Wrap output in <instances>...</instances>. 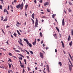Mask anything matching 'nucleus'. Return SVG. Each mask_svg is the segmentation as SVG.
<instances>
[{"mask_svg": "<svg viewBox=\"0 0 73 73\" xmlns=\"http://www.w3.org/2000/svg\"><path fill=\"white\" fill-rule=\"evenodd\" d=\"M36 42H33V45H36Z\"/></svg>", "mask_w": 73, "mask_h": 73, "instance_id": "cd10ccee", "label": "nucleus"}, {"mask_svg": "<svg viewBox=\"0 0 73 73\" xmlns=\"http://www.w3.org/2000/svg\"><path fill=\"white\" fill-rule=\"evenodd\" d=\"M44 6L48 5H49V3L48 2H46L45 3H44Z\"/></svg>", "mask_w": 73, "mask_h": 73, "instance_id": "6e6552de", "label": "nucleus"}, {"mask_svg": "<svg viewBox=\"0 0 73 73\" xmlns=\"http://www.w3.org/2000/svg\"><path fill=\"white\" fill-rule=\"evenodd\" d=\"M69 56H70V58H71V59L73 61V58H72V56H71V55L70 54H69Z\"/></svg>", "mask_w": 73, "mask_h": 73, "instance_id": "5701e85b", "label": "nucleus"}, {"mask_svg": "<svg viewBox=\"0 0 73 73\" xmlns=\"http://www.w3.org/2000/svg\"><path fill=\"white\" fill-rule=\"evenodd\" d=\"M27 69H28V70L29 71V70H30V68H29V67H28Z\"/></svg>", "mask_w": 73, "mask_h": 73, "instance_id": "8fccbe9b", "label": "nucleus"}, {"mask_svg": "<svg viewBox=\"0 0 73 73\" xmlns=\"http://www.w3.org/2000/svg\"><path fill=\"white\" fill-rule=\"evenodd\" d=\"M61 42L62 43V46L63 48H65V46H64V43L63 42V41H61Z\"/></svg>", "mask_w": 73, "mask_h": 73, "instance_id": "9d476101", "label": "nucleus"}, {"mask_svg": "<svg viewBox=\"0 0 73 73\" xmlns=\"http://www.w3.org/2000/svg\"><path fill=\"white\" fill-rule=\"evenodd\" d=\"M0 49H3V50H5V51L6 50L5 49H4V48H0Z\"/></svg>", "mask_w": 73, "mask_h": 73, "instance_id": "4d7b16f0", "label": "nucleus"}, {"mask_svg": "<svg viewBox=\"0 0 73 73\" xmlns=\"http://www.w3.org/2000/svg\"><path fill=\"white\" fill-rule=\"evenodd\" d=\"M53 36H54V37H55V38H57V34L56 33H55L53 35Z\"/></svg>", "mask_w": 73, "mask_h": 73, "instance_id": "f8f14e48", "label": "nucleus"}, {"mask_svg": "<svg viewBox=\"0 0 73 73\" xmlns=\"http://www.w3.org/2000/svg\"><path fill=\"white\" fill-rule=\"evenodd\" d=\"M31 20L32 21H33V24H35V21H34V20H33V19L31 18Z\"/></svg>", "mask_w": 73, "mask_h": 73, "instance_id": "bb28decb", "label": "nucleus"}, {"mask_svg": "<svg viewBox=\"0 0 73 73\" xmlns=\"http://www.w3.org/2000/svg\"><path fill=\"white\" fill-rule=\"evenodd\" d=\"M43 43V40H42L41 41V44H42Z\"/></svg>", "mask_w": 73, "mask_h": 73, "instance_id": "052dcab7", "label": "nucleus"}, {"mask_svg": "<svg viewBox=\"0 0 73 73\" xmlns=\"http://www.w3.org/2000/svg\"><path fill=\"white\" fill-rule=\"evenodd\" d=\"M11 37H12V38H13V35H11Z\"/></svg>", "mask_w": 73, "mask_h": 73, "instance_id": "69168bd1", "label": "nucleus"}, {"mask_svg": "<svg viewBox=\"0 0 73 73\" xmlns=\"http://www.w3.org/2000/svg\"><path fill=\"white\" fill-rule=\"evenodd\" d=\"M1 21H3V17H1Z\"/></svg>", "mask_w": 73, "mask_h": 73, "instance_id": "79ce46f5", "label": "nucleus"}, {"mask_svg": "<svg viewBox=\"0 0 73 73\" xmlns=\"http://www.w3.org/2000/svg\"><path fill=\"white\" fill-rule=\"evenodd\" d=\"M24 50H25V51L28 54H29V52H28V51H27L25 49H24Z\"/></svg>", "mask_w": 73, "mask_h": 73, "instance_id": "4be33fe9", "label": "nucleus"}, {"mask_svg": "<svg viewBox=\"0 0 73 73\" xmlns=\"http://www.w3.org/2000/svg\"><path fill=\"white\" fill-rule=\"evenodd\" d=\"M6 11H7V9H4V12H6Z\"/></svg>", "mask_w": 73, "mask_h": 73, "instance_id": "09e8293b", "label": "nucleus"}, {"mask_svg": "<svg viewBox=\"0 0 73 73\" xmlns=\"http://www.w3.org/2000/svg\"><path fill=\"white\" fill-rule=\"evenodd\" d=\"M25 72V69H24V68H23V73H24Z\"/></svg>", "mask_w": 73, "mask_h": 73, "instance_id": "4c0bfd02", "label": "nucleus"}, {"mask_svg": "<svg viewBox=\"0 0 73 73\" xmlns=\"http://www.w3.org/2000/svg\"><path fill=\"white\" fill-rule=\"evenodd\" d=\"M18 55H19V56H21V57H23V58H24V56H23V55H21V54H19Z\"/></svg>", "mask_w": 73, "mask_h": 73, "instance_id": "aec40b11", "label": "nucleus"}, {"mask_svg": "<svg viewBox=\"0 0 73 73\" xmlns=\"http://www.w3.org/2000/svg\"><path fill=\"white\" fill-rule=\"evenodd\" d=\"M73 44V42H72V41H71L70 43H69V45L71 47L72 46V44Z\"/></svg>", "mask_w": 73, "mask_h": 73, "instance_id": "9b49d317", "label": "nucleus"}, {"mask_svg": "<svg viewBox=\"0 0 73 73\" xmlns=\"http://www.w3.org/2000/svg\"><path fill=\"white\" fill-rule=\"evenodd\" d=\"M40 57L42 58H44V56H43V54H42L41 52H40Z\"/></svg>", "mask_w": 73, "mask_h": 73, "instance_id": "20e7f679", "label": "nucleus"}, {"mask_svg": "<svg viewBox=\"0 0 73 73\" xmlns=\"http://www.w3.org/2000/svg\"><path fill=\"white\" fill-rule=\"evenodd\" d=\"M47 12H50V11L49 9H47Z\"/></svg>", "mask_w": 73, "mask_h": 73, "instance_id": "c03bdc74", "label": "nucleus"}, {"mask_svg": "<svg viewBox=\"0 0 73 73\" xmlns=\"http://www.w3.org/2000/svg\"><path fill=\"white\" fill-rule=\"evenodd\" d=\"M29 52H30V53H31V54H33V52L31 51H29Z\"/></svg>", "mask_w": 73, "mask_h": 73, "instance_id": "7c9ffc66", "label": "nucleus"}, {"mask_svg": "<svg viewBox=\"0 0 73 73\" xmlns=\"http://www.w3.org/2000/svg\"><path fill=\"white\" fill-rule=\"evenodd\" d=\"M27 58H28V59L29 58V57L28 56H27Z\"/></svg>", "mask_w": 73, "mask_h": 73, "instance_id": "13d9d810", "label": "nucleus"}, {"mask_svg": "<svg viewBox=\"0 0 73 73\" xmlns=\"http://www.w3.org/2000/svg\"><path fill=\"white\" fill-rule=\"evenodd\" d=\"M9 68H11V64H9Z\"/></svg>", "mask_w": 73, "mask_h": 73, "instance_id": "c756f323", "label": "nucleus"}, {"mask_svg": "<svg viewBox=\"0 0 73 73\" xmlns=\"http://www.w3.org/2000/svg\"><path fill=\"white\" fill-rule=\"evenodd\" d=\"M37 25H38V22H35V28H37V27H38V26H37Z\"/></svg>", "mask_w": 73, "mask_h": 73, "instance_id": "39448f33", "label": "nucleus"}, {"mask_svg": "<svg viewBox=\"0 0 73 73\" xmlns=\"http://www.w3.org/2000/svg\"><path fill=\"white\" fill-rule=\"evenodd\" d=\"M19 41H19V40H18V42H19V44L22 45V46H24V45L22 44V40H21V38H19Z\"/></svg>", "mask_w": 73, "mask_h": 73, "instance_id": "f03ea898", "label": "nucleus"}, {"mask_svg": "<svg viewBox=\"0 0 73 73\" xmlns=\"http://www.w3.org/2000/svg\"><path fill=\"white\" fill-rule=\"evenodd\" d=\"M55 15H56L53 14L52 15V18H53V19H54V16H55Z\"/></svg>", "mask_w": 73, "mask_h": 73, "instance_id": "72a5a7b5", "label": "nucleus"}, {"mask_svg": "<svg viewBox=\"0 0 73 73\" xmlns=\"http://www.w3.org/2000/svg\"><path fill=\"white\" fill-rule=\"evenodd\" d=\"M17 24H18V25H21V23H19V22L18 21L17 22Z\"/></svg>", "mask_w": 73, "mask_h": 73, "instance_id": "473e14b6", "label": "nucleus"}, {"mask_svg": "<svg viewBox=\"0 0 73 73\" xmlns=\"http://www.w3.org/2000/svg\"><path fill=\"white\" fill-rule=\"evenodd\" d=\"M70 35L68 36V41H70Z\"/></svg>", "mask_w": 73, "mask_h": 73, "instance_id": "4468645a", "label": "nucleus"}, {"mask_svg": "<svg viewBox=\"0 0 73 73\" xmlns=\"http://www.w3.org/2000/svg\"><path fill=\"white\" fill-rule=\"evenodd\" d=\"M36 22H37V23H38V20H37V19L36 18Z\"/></svg>", "mask_w": 73, "mask_h": 73, "instance_id": "49530a36", "label": "nucleus"}, {"mask_svg": "<svg viewBox=\"0 0 73 73\" xmlns=\"http://www.w3.org/2000/svg\"><path fill=\"white\" fill-rule=\"evenodd\" d=\"M71 34L72 36H73V29H71Z\"/></svg>", "mask_w": 73, "mask_h": 73, "instance_id": "393cba45", "label": "nucleus"}, {"mask_svg": "<svg viewBox=\"0 0 73 73\" xmlns=\"http://www.w3.org/2000/svg\"><path fill=\"white\" fill-rule=\"evenodd\" d=\"M6 12H7V14L8 15L9 13H8V11H7V10H6Z\"/></svg>", "mask_w": 73, "mask_h": 73, "instance_id": "864d4df0", "label": "nucleus"}, {"mask_svg": "<svg viewBox=\"0 0 73 73\" xmlns=\"http://www.w3.org/2000/svg\"><path fill=\"white\" fill-rule=\"evenodd\" d=\"M69 65V68L70 72H72V67L71 66V65L68 64Z\"/></svg>", "mask_w": 73, "mask_h": 73, "instance_id": "7ed1b4c3", "label": "nucleus"}, {"mask_svg": "<svg viewBox=\"0 0 73 73\" xmlns=\"http://www.w3.org/2000/svg\"><path fill=\"white\" fill-rule=\"evenodd\" d=\"M40 3H42V0H41L40 1H39Z\"/></svg>", "mask_w": 73, "mask_h": 73, "instance_id": "de8ad7c7", "label": "nucleus"}, {"mask_svg": "<svg viewBox=\"0 0 73 73\" xmlns=\"http://www.w3.org/2000/svg\"><path fill=\"white\" fill-rule=\"evenodd\" d=\"M42 46L43 47H44V46H45V44H43Z\"/></svg>", "mask_w": 73, "mask_h": 73, "instance_id": "e2e57ef3", "label": "nucleus"}, {"mask_svg": "<svg viewBox=\"0 0 73 73\" xmlns=\"http://www.w3.org/2000/svg\"><path fill=\"white\" fill-rule=\"evenodd\" d=\"M34 15H35V14L34 13H33L31 15V17L33 19H34L35 18V17H34Z\"/></svg>", "mask_w": 73, "mask_h": 73, "instance_id": "ddd939ff", "label": "nucleus"}, {"mask_svg": "<svg viewBox=\"0 0 73 73\" xmlns=\"http://www.w3.org/2000/svg\"><path fill=\"white\" fill-rule=\"evenodd\" d=\"M40 35L41 37L42 36V33L41 32H40Z\"/></svg>", "mask_w": 73, "mask_h": 73, "instance_id": "c85d7f7f", "label": "nucleus"}, {"mask_svg": "<svg viewBox=\"0 0 73 73\" xmlns=\"http://www.w3.org/2000/svg\"><path fill=\"white\" fill-rule=\"evenodd\" d=\"M23 5H24V3H23V2H22L21 5L19 4L17 5L16 6V7L17 8H18V9H19V8H20L21 9H23Z\"/></svg>", "mask_w": 73, "mask_h": 73, "instance_id": "f257e3e1", "label": "nucleus"}, {"mask_svg": "<svg viewBox=\"0 0 73 73\" xmlns=\"http://www.w3.org/2000/svg\"><path fill=\"white\" fill-rule=\"evenodd\" d=\"M47 67V70L48 72H50V71H49V66H48V65L47 64L46 65Z\"/></svg>", "mask_w": 73, "mask_h": 73, "instance_id": "0eeeda50", "label": "nucleus"}, {"mask_svg": "<svg viewBox=\"0 0 73 73\" xmlns=\"http://www.w3.org/2000/svg\"><path fill=\"white\" fill-rule=\"evenodd\" d=\"M42 19H46V18H47V17L45 16H43L42 17Z\"/></svg>", "mask_w": 73, "mask_h": 73, "instance_id": "412c9836", "label": "nucleus"}, {"mask_svg": "<svg viewBox=\"0 0 73 73\" xmlns=\"http://www.w3.org/2000/svg\"><path fill=\"white\" fill-rule=\"evenodd\" d=\"M2 7H3L2 5H0V9H2Z\"/></svg>", "mask_w": 73, "mask_h": 73, "instance_id": "58836bf2", "label": "nucleus"}, {"mask_svg": "<svg viewBox=\"0 0 73 73\" xmlns=\"http://www.w3.org/2000/svg\"><path fill=\"white\" fill-rule=\"evenodd\" d=\"M24 61L25 62V64H27V62L26 61V59H24Z\"/></svg>", "mask_w": 73, "mask_h": 73, "instance_id": "c9c22d12", "label": "nucleus"}, {"mask_svg": "<svg viewBox=\"0 0 73 73\" xmlns=\"http://www.w3.org/2000/svg\"><path fill=\"white\" fill-rule=\"evenodd\" d=\"M9 26H8V25H7V26H6V28H9Z\"/></svg>", "mask_w": 73, "mask_h": 73, "instance_id": "0e129e2a", "label": "nucleus"}, {"mask_svg": "<svg viewBox=\"0 0 73 73\" xmlns=\"http://www.w3.org/2000/svg\"><path fill=\"white\" fill-rule=\"evenodd\" d=\"M24 40L25 41H26V42H27V43H28V40H27V39H24Z\"/></svg>", "mask_w": 73, "mask_h": 73, "instance_id": "2eb2a0df", "label": "nucleus"}, {"mask_svg": "<svg viewBox=\"0 0 73 73\" xmlns=\"http://www.w3.org/2000/svg\"><path fill=\"white\" fill-rule=\"evenodd\" d=\"M68 60L69 61V62H70V63H71V61H70V59H68Z\"/></svg>", "mask_w": 73, "mask_h": 73, "instance_id": "bf43d9fd", "label": "nucleus"}, {"mask_svg": "<svg viewBox=\"0 0 73 73\" xmlns=\"http://www.w3.org/2000/svg\"><path fill=\"white\" fill-rule=\"evenodd\" d=\"M20 66H21V68H24V66L23 65L21 64L20 65Z\"/></svg>", "mask_w": 73, "mask_h": 73, "instance_id": "e433bc0d", "label": "nucleus"}, {"mask_svg": "<svg viewBox=\"0 0 73 73\" xmlns=\"http://www.w3.org/2000/svg\"><path fill=\"white\" fill-rule=\"evenodd\" d=\"M9 60L10 62H12V60H11V59L9 58Z\"/></svg>", "mask_w": 73, "mask_h": 73, "instance_id": "a18cd8bd", "label": "nucleus"}, {"mask_svg": "<svg viewBox=\"0 0 73 73\" xmlns=\"http://www.w3.org/2000/svg\"><path fill=\"white\" fill-rule=\"evenodd\" d=\"M27 45H29V46L30 47H32V44L31 43H29V42H28L27 43Z\"/></svg>", "mask_w": 73, "mask_h": 73, "instance_id": "1a4fd4ad", "label": "nucleus"}, {"mask_svg": "<svg viewBox=\"0 0 73 73\" xmlns=\"http://www.w3.org/2000/svg\"><path fill=\"white\" fill-rule=\"evenodd\" d=\"M7 20L8 19H7V18H6L4 20H3V21H7Z\"/></svg>", "mask_w": 73, "mask_h": 73, "instance_id": "a878e982", "label": "nucleus"}, {"mask_svg": "<svg viewBox=\"0 0 73 73\" xmlns=\"http://www.w3.org/2000/svg\"><path fill=\"white\" fill-rule=\"evenodd\" d=\"M27 8H28V5H26L25 6V11H27Z\"/></svg>", "mask_w": 73, "mask_h": 73, "instance_id": "f3484780", "label": "nucleus"}, {"mask_svg": "<svg viewBox=\"0 0 73 73\" xmlns=\"http://www.w3.org/2000/svg\"><path fill=\"white\" fill-rule=\"evenodd\" d=\"M9 56H12V54L11 53H9Z\"/></svg>", "mask_w": 73, "mask_h": 73, "instance_id": "ea45409f", "label": "nucleus"}, {"mask_svg": "<svg viewBox=\"0 0 73 73\" xmlns=\"http://www.w3.org/2000/svg\"><path fill=\"white\" fill-rule=\"evenodd\" d=\"M17 32L18 35H19V36H21V34H20V32H19V31L18 30H17Z\"/></svg>", "mask_w": 73, "mask_h": 73, "instance_id": "a211bd4d", "label": "nucleus"}, {"mask_svg": "<svg viewBox=\"0 0 73 73\" xmlns=\"http://www.w3.org/2000/svg\"><path fill=\"white\" fill-rule=\"evenodd\" d=\"M13 35L15 37H17V34L16 33H14L13 34Z\"/></svg>", "mask_w": 73, "mask_h": 73, "instance_id": "dca6fc26", "label": "nucleus"}, {"mask_svg": "<svg viewBox=\"0 0 73 73\" xmlns=\"http://www.w3.org/2000/svg\"><path fill=\"white\" fill-rule=\"evenodd\" d=\"M68 3H69V4H70V5H72V3H71V2H69Z\"/></svg>", "mask_w": 73, "mask_h": 73, "instance_id": "a19ab883", "label": "nucleus"}, {"mask_svg": "<svg viewBox=\"0 0 73 73\" xmlns=\"http://www.w3.org/2000/svg\"><path fill=\"white\" fill-rule=\"evenodd\" d=\"M59 65H60V66H62V63H61V62H59L58 63Z\"/></svg>", "mask_w": 73, "mask_h": 73, "instance_id": "6ab92c4d", "label": "nucleus"}, {"mask_svg": "<svg viewBox=\"0 0 73 73\" xmlns=\"http://www.w3.org/2000/svg\"><path fill=\"white\" fill-rule=\"evenodd\" d=\"M1 4H4V3H3V1H2Z\"/></svg>", "mask_w": 73, "mask_h": 73, "instance_id": "774afa93", "label": "nucleus"}, {"mask_svg": "<svg viewBox=\"0 0 73 73\" xmlns=\"http://www.w3.org/2000/svg\"><path fill=\"white\" fill-rule=\"evenodd\" d=\"M9 71L11 72V73H13V71H12V70H9Z\"/></svg>", "mask_w": 73, "mask_h": 73, "instance_id": "3c124183", "label": "nucleus"}, {"mask_svg": "<svg viewBox=\"0 0 73 73\" xmlns=\"http://www.w3.org/2000/svg\"><path fill=\"white\" fill-rule=\"evenodd\" d=\"M62 25L64 26L65 25V21H64V19L63 18L62 21Z\"/></svg>", "mask_w": 73, "mask_h": 73, "instance_id": "423d86ee", "label": "nucleus"}, {"mask_svg": "<svg viewBox=\"0 0 73 73\" xmlns=\"http://www.w3.org/2000/svg\"><path fill=\"white\" fill-rule=\"evenodd\" d=\"M10 7L12 9H13V7L12 6V5H11Z\"/></svg>", "mask_w": 73, "mask_h": 73, "instance_id": "603ef678", "label": "nucleus"}, {"mask_svg": "<svg viewBox=\"0 0 73 73\" xmlns=\"http://www.w3.org/2000/svg\"><path fill=\"white\" fill-rule=\"evenodd\" d=\"M68 11L70 12H72V10H71V9H70V8L69 9Z\"/></svg>", "mask_w": 73, "mask_h": 73, "instance_id": "2f4dec72", "label": "nucleus"}, {"mask_svg": "<svg viewBox=\"0 0 73 73\" xmlns=\"http://www.w3.org/2000/svg\"><path fill=\"white\" fill-rule=\"evenodd\" d=\"M37 40H38V41H40V39H37Z\"/></svg>", "mask_w": 73, "mask_h": 73, "instance_id": "338daca9", "label": "nucleus"}, {"mask_svg": "<svg viewBox=\"0 0 73 73\" xmlns=\"http://www.w3.org/2000/svg\"><path fill=\"white\" fill-rule=\"evenodd\" d=\"M17 1L16 0H14V3H16Z\"/></svg>", "mask_w": 73, "mask_h": 73, "instance_id": "6e6d98bb", "label": "nucleus"}, {"mask_svg": "<svg viewBox=\"0 0 73 73\" xmlns=\"http://www.w3.org/2000/svg\"><path fill=\"white\" fill-rule=\"evenodd\" d=\"M6 43L7 44H8V40H7Z\"/></svg>", "mask_w": 73, "mask_h": 73, "instance_id": "680f3d73", "label": "nucleus"}, {"mask_svg": "<svg viewBox=\"0 0 73 73\" xmlns=\"http://www.w3.org/2000/svg\"><path fill=\"white\" fill-rule=\"evenodd\" d=\"M55 52H56V53L57 52V49H56L55 50Z\"/></svg>", "mask_w": 73, "mask_h": 73, "instance_id": "5fc2aeb1", "label": "nucleus"}, {"mask_svg": "<svg viewBox=\"0 0 73 73\" xmlns=\"http://www.w3.org/2000/svg\"><path fill=\"white\" fill-rule=\"evenodd\" d=\"M19 62H20V65H22V63H21V62L20 60H19Z\"/></svg>", "mask_w": 73, "mask_h": 73, "instance_id": "37998d69", "label": "nucleus"}, {"mask_svg": "<svg viewBox=\"0 0 73 73\" xmlns=\"http://www.w3.org/2000/svg\"><path fill=\"white\" fill-rule=\"evenodd\" d=\"M56 30H57L58 32H60V30H59V29L58 28V27H56Z\"/></svg>", "mask_w": 73, "mask_h": 73, "instance_id": "b1692460", "label": "nucleus"}, {"mask_svg": "<svg viewBox=\"0 0 73 73\" xmlns=\"http://www.w3.org/2000/svg\"><path fill=\"white\" fill-rule=\"evenodd\" d=\"M15 50L16 52H18V53H19V52H20V51L19 50Z\"/></svg>", "mask_w": 73, "mask_h": 73, "instance_id": "f704fd0d", "label": "nucleus"}]
</instances>
